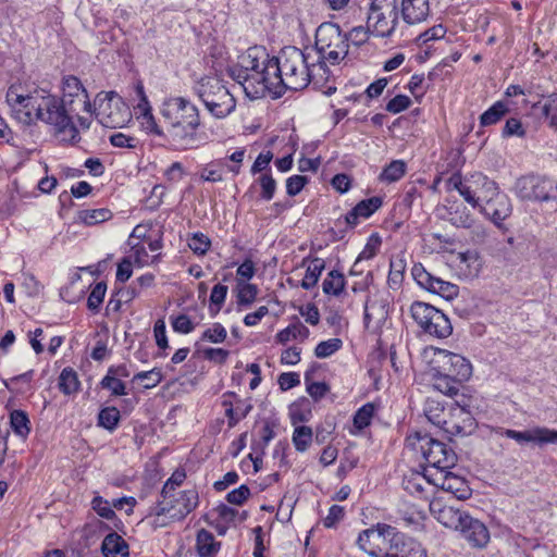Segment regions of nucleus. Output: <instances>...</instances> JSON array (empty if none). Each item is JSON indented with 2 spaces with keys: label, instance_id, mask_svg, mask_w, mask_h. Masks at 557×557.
Wrapping results in <instances>:
<instances>
[{
  "label": "nucleus",
  "instance_id": "nucleus-1",
  "mask_svg": "<svg viewBox=\"0 0 557 557\" xmlns=\"http://www.w3.org/2000/svg\"><path fill=\"white\" fill-rule=\"evenodd\" d=\"M20 90V86H11L7 92V102L16 119L24 124H32L35 120H39L52 126L54 135L62 141L69 120L65 114L63 115L59 98L44 90H35L27 95Z\"/></svg>",
  "mask_w": 557,
  "mask_h": 557
},
{
  "label": "nucleus",
  "instance_id": "nucleus-2",
  "mask_svg": "<svg viewBox=\"0 0 557 557\" xmlns=\"http://www.w3.org/2000/svg\"><path fill=\"white\" fill-rule=\"evenodd\" d=\"M310 53L301 49L287 46L270 61L271 81L270 92L274 98L282 97L286 90H302L310 84L309 60Z\"/></svg>",
  "mask_w": 557,
  "mask_h": 557
},
{
  "label": "nucleus",
  "instance_id": "nucleus-3",
  "mask_svg": "<svg viewBox=\"0 0 557 557\" xmlns=\"http://www.w3.org/2000/svg\"><path fill=\"white\" fill-rule=\"evenodd\" d=\"M264 47L253 46L239 55L238 64L230 67V76L237 82L249 99H259L270 92V61Z\"/></svg>",
  "mask_w": 557,
  "mask_h": 557
},
{
  "label": "nucleus",
  "instance_id": "nucleus-4",
  "mask_svg": "<svg viewBox=\"0 0 557 557\" xmlns=\"http://www.w3.org/2000/svg\"><path fill=\"white\" fill-rule=\"evenodd\" d=\"M357 545L372 557H407L424 550L420 543L387 523H376L360 532Z\"/></svg>",
  "mask_w": 557,
  "mask_h": 557
},
{
  "label": "nucleus",
  "instance_id": "nucleus-5",
  "mask_svg": "<svg viewBox=\"0 0 557 557\" xmlns=\"http://www.w3.org/2000/svg\"><path fill=\"white\" fill-rule=\"evenodd\" d=\"M63 97L59 98L63 115L69 120V125L64 127L62 143L75 145L81 140L79 131L74 124V115L79 111L92 112V104L89 95L78 77L69 75L63 78Z\"/></svg>",
  "mask_w": 557,
  "mask_h": 557
},
{
  "label": "nucleus",
  "instance_id": "nucleus-6",
  "mask_svg": "<svg viewBox=\"0 0 557 557\" xmlns=\"http://www.w3.org/2000/svg\"><path fill=\"white\" fill-rule=\"evenodd\" d=\"M191 89L214 119H224L236 109L235 97L218 76H203Z\"/></svg>",
  "mask_w": 557,
  "mask_h": 557
},
{
  "label": "nucleus",
  "instance_id": "nucleus-7",
  "mask_svg": "<svg viewBox=\"0 0 557 557\" xmlns=\"http://www.w3.org/2000/svg\"><path fill=\"white\" fill-rule=\"evenodd\" d=\"M315 49L321 59L333 65L338 64L348 54L347 34L334 23H322L315 32Z\"/></svg>",
  "mask_w": 557,
  "mask_h": 557
},
{
  "label": "nucleus",
  "instance_id": "nucleus-8",
  "mask_svg": "<svg viewBox=\"0 0 557 557\" xmlns=\"http://www.w3.org/2000/svg\"><path fill=\"white\" fill-rule=\"evenodd\" d=\"M98 108H92L96 119L108 128H121L131 117V111L123 99L114 91L99 92L95 99Z\"/></svg>",
  "mask_w": 557,
  "mask_h": 557
},
{
  "label": "nucleus",
  "instance_id": "nucleus-9",
  "mask_svg": "<svg viewBox=\"0 0 557 557\" xmlns=\"http://www.w3.org/2000/svg\"><path fill=\"white\" fill-rule=\"evenodd\" d=\"M410 313L425 334L436 338H447L453 333L449 318L442 310L428 302L413 301Z\"/></svg>",
  "mask_w": 557,
  "mask_h": 557
},
{
  "label": "nucleus",
  "instance_id": "nucleus-10",
  "mask_svg": "<svg viewBox=\"0 0 557 557\" xmlns=\"http://www.w3.org/2000/svg\"><path fill=\"white\" fill-rule=\"evenodd\" d=\"M399 14L397 0H372L367 17L371 35L391 37L398 25Z\"/></svg>",
  "mask_w": 557,
  "mask_h": 557
},
{
  "label": "nucleus",
  "instance_id": "nucleus-11",
  "mask_svg": "<svg viewBox=\"0 0 557 557\" xmlns=\"http://www.w3.org/2000/svg\"><path fill=\"white\" fill-rule=\"evenodd\" d=\"M416 437L419 443V449L429 465L426 469L435 472L451 469L456 466L458 458L451 447L428 434L421 435L417 433Z\"/></svg>",
  "mask_w": 557,
  "mask_h": 557
},
{
  "label": "nucleus",
  "instance_id": "nucleus-12",
  "mask_svg": "<svg viewBox=\"0 0 557 557\" xmlns=\"http://www.w3.org/2000/svg\"><path fill=\"white\" fill-rule=\"evenodd\" d=\"M555 182L547 176L529 174L519 177L515 183V194L523 201L544 202L554 198L552 195Z\"/></svg>",
  "mask_w": 557,
  "mask_h": 557
},
{
  "label": "nucleus",
  "instance_id": "nucleus-13",
  "mask_svg": "<svg viewBox=\"0 0 557 557\" xmlns=\"http://www.w3.org/2000/svg\"><path fill=\"white\" fill-rule=\"evenodd\" d=\"M160 113L168 125L201 124L198 108L185 97L165 99Z\"/></svg>",
  "mask_w": 557,
  "mask_h": 557
},
{
  "label": "nucleus",
  "instance_id": "nucleus-14",
  "mask_svg": "<svg viewBox=\"0 0 557 557\" xmlns=\"http://www.w3.org/2000/svg\"><path fill=\"white\" fill-rule=\"evenodd\" d=\"M435 356L437 366L434 369L438 375L457 381H467L471 376L472 366L463 356L445 349H436Z\"/></svg>",
  "mask_w": 557,
  "mask_h": 557
},
{
  "label": "nucleus",
  "instance_id": "nucleus-15",
  "mask_svg": "<svg viewBox=\"0 0 557 557\" xmlns=\"http://www.w3.org/2000/svg\"><path fill=\"white\" fill-rule=\"evenodd\" d=\"M411 274L421 288L438 295L445 300H453L459 295L458 285L433 275L428 272L421 263H417L412 267Z\"/></svg>",
  "mask_w": 557,
  "mask_h": 557
},
{
  "label": "nucleus",
  "instance_id": "nucleus-16",
  "mask_svg": "<svg viewBox=\"0 0 557 557\" xmlns=\"http://www.w3.org/2000/svg\"><path fill=\"white\" fill-rule=\"evenodd\" d=\"M200 124L168 125L163 138L175 151L197 149L202 141L198 133Z\"/></svg>",
  "mask_w": 557,
  "mask_h": 557
},
{
  "label": "nucleus",
  "instance_id": "nucleus-17",
  "mask_svg": "<svg viewBox=\"0 0 557 557\" xmlns=\"http://www.w3.org/2000/svg\"><path fill=\"white\" fill-rule=\"evenodd\" d=\"M495 434L515 440L519 444L535 443L537 445L557 444V430L536 426L527 431L496 428Z\"/></svg>",
  "mask_w": 557,
  "mask_h": 557
},
{
  "label": "nucleus",
  "instance_id": "nucleus-18",
  "mask_svg": "<svg viewBox=\"0 0 557 557\" xmlns=\"http://www.w3.org/2000/svg\"><path fill=\"white\" fill-rule=\"evenodd\" d=\"M474 419L471 412L458 404L448 408L447 417L442 421L441 430L449 436H466L472 432Z\"/></svg>",
  "mask_w": 557,
  "mask_h": 557
},
{
  "label": "nucleus",
  "instance_id": "nucleus-19",
  "mask_svg": "<svg viewBox=\"0 0 557 557\" xmlns=\"http://www.w3.org/2000/svg\"><path fill=\"white\" fill-rule=\"evenodd\" d=\"M424 476L428 479V483L453 493L458 499L466 498L469 494V488L463 478L453 473L450 469L435 472L424 469Z\"/></svg>",
  "mask_w": 557,
  "mask_h": 557
},
{
  "label": "nucleus",
  "instance_id": "nucleus-20",
  "mask_svg": "<svg viewBox=\"0 0 557 557\" xmlns=\"http://www.w3.org/2000/svg\"><path fill=\"white\" fill-rule=\"evenodd\" d=\"M136 94L139 98V102L135 107V113L137 119L140 121L141 128L147 133L157 137L163 138L164 131L158 125L152 109L149 103L148 97L146 96L144 86L141 83L136 85Z\"/></svg>",
  "mask_w": 557,
  "mask_h": 557
},
{
  "label": "nucleus",
  "instance_id": "nucleus-21",
  "mask_svg": "<svg viewBox=\"0 0 557 557\" xmlns=\"http://www.w3.org/2000/svg\"><path fill=\"white\" fill-rule=\"evenodd\" d=\"M458 531L461 536L473 547L483 548L490 542V532L486 525L479 519L467 513Z\"/></svg>",
  "mask_w": 557,
  "mask_h": 557
},
{
  "label": "nucleus",
  "instance_id": "nucleus-22",
  "mask_svg": "<svg viewBox=\"0 0 557 557\" xmlns=\"http://www.w3.org/2000/svg\"><path fill=\"white\" fill-rule=\"evenodd\" d=\"M399 12L406 24H421L430 16V0H401Z\"/></svg>",
  "mask_w": 557,
  "mask_h": 557
},
{
  "label": "nucleus",
  "instance_id": "nucleus-23",
  "mask_svg": "<svg viewBox=\"0 0 557 557\" xmlns=\"http://www.w3.org/2000/svg\"><path fill=\"white\" fill-rule=\"evenodd\" d=\"M430 510L440 523L457 531L467 516L466 511L455 508L454 506L444 505L440 500L432 502L430 504Z\"/></svg>",
  "mask_w": 557,
  "mask_h": 557
},
{
  "label": "nucleus",
  "instance_id": "nucleus-24",
  "mask_svg": "<svg viewBox=\"0 0 557 557\" xmlns=\"http://www.w3.org/2000/svg\"><path fill=\"white\" fill-rule=\"evenodd\" d=\"M479 210L484 215L488 216L495 225L500 226L502 222L511 213V203L509 198L505 194L500 193Z\"/></svg>",
  "mask_w": 557,
  "mask_h": 557
},
{
  "label": "nucleus",
  "instance_id": "nucleus-25",
  "mask_svg": "<svg viewBox=\"0 0 557 557\" xmlns=\"http://www.w3.org/2000/svg\"><path fill=\"white\" fill-rule=\"evenodd\" d=\"M457 270L459 276L463 278L478 277L482 270L481 258L475 250L459 252L457 256Z\"/></svg>",
  "mask_w": 557,
  "mask_h": 557
},
{
  "label": "nucleus",
  "instance_id": "nucleus-26",
  "mask_svg": "<svg viewBox=\"0 0 557 557\" xmlns=\"http://www.w3.org/2000/svg\"><path fill=\"white\" fill-rule=\"evenodd\" d=\"M101 553L104 557H128L129 545L116 532H110L101 543Z\"/></svg>",
  "mask_w": 557,
  "mask_h": 557
},
{
  "label": "nucleus",
  "instance_id": "nucleus-27",
  "mask_svg": "<svg viewBox=\"0 0 557 557\" xmlns=\"http://www.w3.org/2000/svg\"><path fill=\"white\" fill-rule=\"evenodd\" d=\"M308 261L310 264L307 267L304 278L300 282L301 288L309 290L312 289L319 282V278L325 269V261L319 257L307 256L302 259V265Z\"/></svg>",
  "mask_w": 557,
  "mask_h": 557
},
{
  "label": "nucleus",
  "instance_id": "nucleus-28",
  "mask_svg": "<svg viewBox=\"0 0 557 557\" xmlns=\"http://www.w3.org/2000/svg\"><path fill=\"white\" fill-rule=\"evenodd\" d=\"M474 187L479 202V209L500 194L497 184L483 174H475Z\"/></svg>",
  "mask_w": 557,
  "mask_h": 557
},
{
  "label": "nucleus",
  "instance_id": "nucleus-29",
  "mask_svg": "<svg viewBox=\"0 0 557 557\" xmlns=\"http://www.w3.org/2000/svg\"><path fill=\"white\" fill-rule=\"evenodd\" d=\"M325 62L326 59H321L320 55H318L315 62H309L308 74L310 76V84H312L317 89L322 88L331 76V71L326 66Z\"/></svg>",
  "mask_w": 557,
  "mask_h": 557
},
{
  "label": "nucleus",
  "instance_id": "nucleus-30",
  "mask_svg": "<svg viewBox=\"0 0 557 557\" xmlns=\"http://www.w3.org/2000/svg\"><path fill=\"white\" fill-rule=\"evenodd\" d=\"M447 214V221L457 227L470 228L474 224V219L466 206L450 207Z\"/></svg>",
  "mask_w": 557,
  "mask_h": 557
},
{
  "label": "nucleus",
  "instance_id": "nucleus-31",
  "mask_svg": "<svg viewBox=\"0 0 557 557\" xmlns=\"http://www.w3.org/2000/svg\"><path fill=\"white\" fill-rule=\"evenodd\" d=\"M196 544L200 557H210L220 548V543L215 542L213 534L205 529L198 531Z\"/></svg>",
  "mask_w": 557,
  "mask_h": 557
},
{
  "label": "nucleus",
  "instance_id": "nucleus-32",
  "mask_svg": "<svg viewBox=\"0 0 557 557\" xmlns=\"http://www.w3.org/2000/svg\"><path fill=\"white\" fill-rule=\"evenodd\" d=\"M346 285L345 276L337 270H332L327 273L322 282V290L326 295L339 296Z\"/></svg>",
  "mask_w": 557,
  "mask_h": 557
},
{
  "label": "nucleus",
  "instance_id": "nucleus-33",
  "mask_svg": "<svg viewBox=\"0 0 557 557\" xmlns=\"http://www.w3.org/2000/svg\"><path fill=\"white\" fill-rule=\"evenodd\" d=\"M309 329L301 322L297 321L296 323H292L284 330L280 331L276 334L275 339L277 343L285 345L292 339L300 338L304 341L309 336Z\"/></svg>",
  "mask_w": 557,
  "mask_h": 557
},
{
  "label": "nucleus",
  "instance_id": "nucleus-34",
  "mask_svg": "<svg viewBox=\"0 0 557 557\" xmlns=\"http://www.w3.org/2000/svg\"><path fill=\"white\" fill-rule=\"evenodd\" d=\"M448 410L437 399L429 397L424 405V414L428 420L441 429L442 421L447 417Z\"/></svg>",
  "mask_w": 557,
  "mask_h": 557
},
{
  "label": "nucleus",
  "instance_id": "nucleus-35",
  "mask_svg": "<svg viewBox=\"0 0 557 557\" xmlns=\"http://www.w3.org/2000/svg\"><path fill=\"white\" fill-rule=\"evenodd\" d=\"M226 395L235 398L233 414L227 419V425L232 429L249 414L252 410V404L250 399H240L234 392H228Z\"/></svg>",
  "mask_w": 557,
  "mask_h": 557
},
{
  "label": "nucleus",
  "instance_id": "nucleus-36",
  "mask_svg": "<svg viewBox=\"0 0 557 557\" xmlns=\"http://www.w3.org/2000/svg\"><path fill=\"white\" fill-rule=\"evenodd\" d=\"M509 112L508 104L505 101H496L491 108L480 116L481 126H491L498 123Z\"/></svg>",
  "mask_w": 557,
  "mask_h": 557
},
{
  "label": "nucleus",
  "instance_id": "nucleus-37",
  "mask_svg": "<svg viewBox=\"0 0 557 557\" xmlns=\"http://www.w3.org/2000/svg\"><path fill=\"white\" fill-rule=\"evenodd\" d=\"M121 421L120 410L114 407H104L98 413V426L113 432L117 429Z\"/></svg>",
  "mask_w": 557,
  "mask_h": 557
},
{
  "label": "nucleus",
  "instance_id": "nucleus-38",
  "mask_svg": "<svg viewBox=\"0 0 557 557\" xmlns=\"http://www.w3.org/2000/svg\"><path fill=\"white\" fill-rule=\"evenodd\" d=\"M450 182L454 184V188L458 190L460 196L474 209H479L478 197L474 187V176L469 182H462L460 177H453Z\"/></svg>",
  "mask_w": 557,
  "mask_h": 557
},
{
  "label": "nucleus",
  "instance_id": "nucleus-39",
  "mask_svg": "<svg viewBox=\"0 0 557 557\" xmlns=\"http://www.w3.org/2000/svg\"><path fill=\"white\" fill-rule=\"evenodd\" d=\"M177 504L181 505V507L177 509V512L172 515V518L181 520L197 507L198 494L193 490L184 491L181 493Z\"/></svg>",
  "mask_w": 557,
  "mask_h": 557
},
{
  "label": "nucleus",
  "instance_id": "nucleus-40",
  "mask_svg": "<svg viewBox=\"0 0 557 557\" xmlns=\"http://www.w3.org/2000/svg\"><path fill=\"white\" fill-rule=\"evenodd\" d=\"M79 386L77 373L70 367L64 368L59 376V389L64 395H72L78 392Z\"/></svg>",
  "mask_w": 557,
  "mask_h": 557
},
{
  "label": "nucleus",
  "instance_id": "nucleus-41",
  "mask_svg": "<svg viewBox=\"0 0 557 557\" xmlns=\"http://www.w3.org/2000/svg\"><path fill=\"white\" fill-rule=\"evenodd\" d=\"M10 425L13 432L21 438H26L30 433V421L23 410H13L10 414Z\"/></svg>",
  "mask_w": 557,
  "mask_h": 557
},
{
  "label": "nucleus",
  "instance_id": "nucleus-42",
  "mask_svg": "<svg viewBox=\"0 0 557 557\" xmlns=\"http://www.w3.org/2000/svg\"><path fill=\"white\" fill-rule=\"evenodd\" d=\"M237 289V305L239 307L247 308L249 307L258 296V287L255 284L243 282L237 280L236 284Z\"/></svg>",
  "mask_w": 557,
  "mask_h": 557
},
{
  "label": "nucleus",
  "instance_id": "nucleus-43",
  "mask_svg": "<svg viewBox=\"0 0 557 557\" xmlns=\"http://www.w3.org/2000/svg\"><path fill=\"white\" fill-rule=\"evenodd\" d=\"M112 213L109 209H86L78 212V219L86 225H95L111 219Z\"/></svg>",
  "mask_w": 557,
  "mask_h": 557
},
{
  "label": "nucleus",
  "instance_id": "nucleus-44",
  "mask_svg": "<svg viewBox=\"0 0 557 557\" xmlns=\"http://www.w3.org/2000/svg\"><path fill=\"white\" fill-rule=\"evenodd\" d=\"M312 429L309 426H296L293 433V443L297 451H306L312 442Z\"/></svg>",
  "mask_w": 557,
  "mask_h": 557
},
{
  "label": "nucleus",
  "instance_id": "nucleus-45",
  "mask_svg": "<svg viewBox=\"0 0 557 557\" xmlns=\"http://www.w3.org/2000/svg\"><path fill=\"white\" fill-rule=\"evenodd\" d=\"M405 173L406 163L401 160H395L383 169L380 180L388 183L397 182L405 175Z\"/></svg>",
  "mask_w": 557,
  "mask_h": 557
},
{
  "label": "nucleus",
  "instance_id": "nucleus-46",
  "mask_svg": "<svg viewBox=\"0 0 557 557\" xmlns=\"http://www.w3.org/2000/svg\"><path fill=\"white\" fill-rule=\"evenodd\" d=\"M375 411V406L372 403H367L360 407L354 414V426L359 431L370 425Z\"/></svg>",
  "mask_w": 557,
  "mask_h": 557
},
{
  "label": "nucleus",
  "instance_id": "nucleus-47",
  "mask_svg": "<svg viewBox=\"0 0 557 557\" xmlns=\"http://www.w3.org/2000/svg\"><path fill=\"white\" fill-rule=\"evenodd\" d=\"M163 380V375L160 369H152L150 371H141L133 376V382H143L145 389L156 387Z\"/></svg>",
  "mask_w": 557,
  "mask_h": 557
},
{
  "label": "nucleus",
  "instance_id": "nucleus-48",
  "mask_svg": "<svg viewBox=\"0 0 557 557\" xmlns=\"http://www.w3.org/2000/svg\"><path fill=\"white\" fill-rule=\"evenodd\" d=\"M225 165V160L211 162L207 164L200 172V178L205 182L218 183L223 181L222 168Z\"/></svg>",
  "mask_w": 557,
  "mask_h": 557
},
{
  "label": "nucleus",
  "instance_id": "nucleus-49",
  "mask_svg": "<svg viewBox=\"0 0 557 557\" xmlns=\"http://www.w3.org/2000/svg\"><path fill=\"white\" fill-rule=\"evenodd\" d=\"M100 386L103 389L110 391L112 396H125L127 395L126 385L123 381L119 380V377H114L113 375L107 374L100 381Z\"/></svg>",
  "mask_w": 557,
  "mask_h": 557
},
{
  "label": "nucleus",
  "instance_id": "nucleus-50",
  "mask_svg": "<svg viewBox=\"0 0 557 557\" xmlns=\"http://www.w3.org/2000/svg\"><path fill=\"white\" fill-rule=\"evenodd\" d=\"M382 198L371 197L358 202L354 208L360 218L368 219L382 207Z\"/></svg>",
  "mask_w": 557,
  "mask_h": 557
},
{
  "label": "nucleus",
  "instance_id": "nucleus-51",
  "mask_svg": "<svg viewBox=\"0 0 557 557\" xmlns=\"http://www.w3.org/2000/svg\"><path fill=\"white\" fill-rule=\"evenodd\" d=\"M107 292V285L104 282H98L91 289L88 299L87 307L90 311L97 312L103 301Z\"/></svg>",
  "mask_w": 557,
  "mask_h": 557
},
{
  "label": "nucleus",
  "instance_id": "nucleus-52",
  "mask_svg": "<svg viewBox=\"0 0 557 557\" xmlns=\"http://www.w3.org/2000/svg\"><path fill=\"white\" fill-rule=\"evenodd\" d=\"M188 247L198 256H203L211 247L210 238L203 233H194L188 240Z\"/></svg>",
  "mask_w": 557,
  "mask_h": 557
},
{
  "label": "nucleus",
  "instance_id": "nucleus-53",
  "mask_svg": "<svg viewBox=\"0 0 557 557\" xmlns=\"http://www.w3.org/2000/svg\"><path fill=\"white\" fill-rule=\"evenodd\" d=\"M405 264L403 260L391 261L389 273L387 277L388 286L393 289L399 288L404 280Z\"/></svg>",
  "mask_w": 557,
  "mask_h": 557
},
{
  "label": "nucleus",
  "instance_id": "nucleus-54",
  "mask_svg": "<svg viewBox=\"0 0 557 557\" xmlns=\"http://www.w3.org/2000/svg\"><path fill=\"white\" fill-rule=\"evenodd\" d=\"M342 344L343 343L339 338H331L320 342L314 348V355L318 358H327L335 354L342 347Z\"/></svg>",
  "mask_w": 557,
  "mask_h": 557
},
{
  "label": "nucleus",
  "instance_id": "nucleus-55",
  "mask_svg": "<svg viewBox=\"0 0 557 557\" xmlns=\"http://www.w3.org/2000/svg\"><path fill=\"white\" fill-rule=\"evenodd\" d=\"M227 337L226 329L221 323H213L201 335V339L214 344L223 343Z\"/></svg>",
  "mask_w": 557,
  "mask_h": 557
},
{
  "label": "nucleus",
  "instance_id": "nucleus-56",
  "mask_svg": "<svg viewBox=\"0 0 557 557\" xmlns=\"http://www.w3.org/2000/svg\"><path fill=\"white\" fill-rule=\"evenodd\" d=\"M380 245H381V239L379 237L374 238V236H372L369 239V242L367 243V245L364 246V248L362 249V251L359 253L357 260L355 261L351 273L355 272V269L359 265V263L362 260H370L373 257H375Z\"/></svg>",
  "mask_w": 557,
  "mask_h": 557
},
{
  "label": "nucleus",
  "instance_id": "nucleus-57",
  "mask_svg": "<svg viewBox=\"0 0 557 557\" xmlns=\"http://www.w3.org/2000/svg\"><path fill=\"white\" fill-rule=\"evenodd\" d=\"M463 381H457L455 379L446 377L437 374V382L435 387L443 394L448 396L457 395L459 386Z\"/></svg>",
  "mask_w": 557,
  "mask_h": 557
},
{
  "label": "nucleus",
  "instance_id": "nucleus-58",
  "mask_svg": "<svg viewBox=\"0 0 557 557\" xmlns=\"http://www.w3.org/2000/svg\"><path fill=\"white\" fill-rule=\"evenodd\" d=\"M259 184L261 186V198L264 200H271L275 194L276 182L271 173H263L259 177Z\"/></svg>",
  "mask_w": 557,
  "mask_h": 557
},
{
  "label": "nucleus",
  "instance_id": "nucleus-59",
  "mask_svg": "<svg viewBox=\"0 0 557 557\" xmlns=\"http://www.w3.org/2000/svg\"><path fill=\"white\" fill-rule=\"evenodd\" d=\"M227 286L223 284H216L213 286L211 294H210V308L213 310V307H215L214 312H219L221 310L222 305L225 301L226 295H227Z\"/></svg>",
  "mask_w": 557,
  "mask_h": 557
},
{
  "label": "nucleus",
  "instance_id": "nucleus-60",
  "mask_svg": "<svg viewBox=\"0 0 557 557\" xmlns=\"http://www.w3.org/2000/svg\"><path fill=\"white\" fill-rule=\"evenodd\" d=\"M92 509L101 517L107 520H112L115 518V512L111 508L108 500L102 498L101 496H95L91 500Z\"/></svg>",
  "mask_w": 557,
  "mask_h": 557
},
{
  "label": "nucleus",
  "instance_id": "nucleus-61",
  "mask_svg": "<svg viewBox=\"0 0 557 557\" xmlns=\"http://www.w3.org/2000/svg\"><path fill=\"white\" fill-rule=\"evenodd\" d=\"M411 106V100L406 95H397L392 98L386 104V111L393 114L400 113Z\"/></svg>",
  "mask_w": 557,
  "mask_h": 557
},
{
  "label": "nucleus",
  "instance_id": "nucleus-62",
  "mask_svg": "<svg viewBox=\"0 0 557 557\" xmlns=\"http://www.w3.org/2000/svg\"><path fill=\"white\" fill-rule=\"evenodd\" d=\"M305 384L307 393L314 401L321 400L330 392V386L325 382L311 381Z\"/></svg>",
  "mask_w": 557,
  "mask_h": 557
},
{
  "label": "nucleus",
  "instance_id": "nucleus-63",
  "mask_svg": "<svg viewBox=\"0 0 557 557\" xmlns=\"http://www.w3.org/2000/svg\"><path fill=\"white\" fill-rule=\"evenodd\" d=\"M445 34H446V28L442 24L434 25L431 28L426 29L425 32L421 33L418 36L417 41L422 45H425L429 41L443 38L445 36Z\"/></svg>",
  "mask_w": 557,
  "mask_h": 557
},
{
  "label": "nucleus",
  "instance_id": "nucleus-64",
  "mask_svg": "<svg viewBox=\"0 0 557 557\" xmlns=\"http://www.w3.org/2000/svg\"><path fill=\"white\" fill-rule=\"evenodd\" d=\"M503 137H511L518 136L523 137L525 135V131L522 126V123L519 119L510 117L506 121L505 126L502 132Z\"/></svg>",
  "mask_w": 557,
  "mask_h": 557
}]
</instances>
